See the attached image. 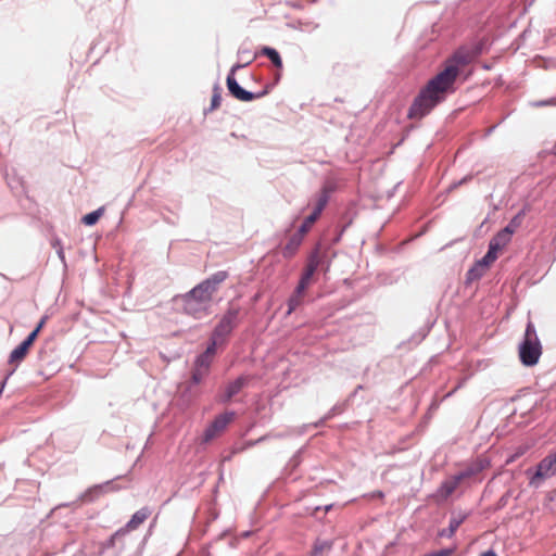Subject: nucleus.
I'll return each mask as SVG.
<instances>
[{
	"mask_svg": "<svg viewBox=\"0 0 556 556\" xmlns=\"http://www.w3.org/2000/svg\"><path fill=\"white\" fill-rule=\"evenodd\" d=\"M469 61V54L463 51H457L447 59L444 63V68L420 89L408 109L407 117L410 119H421L439 103L443 102L447 94L453 93L460 70Z\"/></svg>",
	"mask_w": 556,
	"mask_h": 556,
	"instance_id": "obj_1",
	"label": "nucleus"
},
{
	"mask_svg": "<svg viewBox=\"0 0 556 556\" xmlns=\"http://www.w3.org/2000/svg\"><path fill=\"white\" fill-rule=\"evenodd\" d=\"M518 355L521 364L528 367L536 365L542 355V345L531 321L526 327L523 340L518 348Z\"/></svg>",
	"mask_w": 556,
	"mask_h": 556,
	"instance_id": "obj_2",
	"label": "nucleus"
},
{
	"mask_svg": "<svg viewBox=\"0 0 556 556\" xmlns=\"http://www.w3.org/2000/svg\"><path fill=\"white\" fill-rule=\"evenodd\" d=\"M228 278V273L225 270L217 271L211 277L195 286L187 295L200 301L201 303L210 306L214 293L218 290L219 286Z\"/></svg>",
	"mask_w": 556,
	"mask_h": 556,
	"instance_id": "obj_3",
	"label": "nucleus"
},
{
	"mask_svg": "<svg viewBox=\"0 0 556 556\" xmlns=\"http://www.w3.org/2000/svg\"><path fill=\"white\" fill-rule=\"evenodd\" d=\"M529 477V483L532 486H539L540 483L547 478H551L556 475V452L553 454H548L544 457L536 467L534 472L531 469L526 471Z\"/></svg>",
	"mask_w": 556,
	"mask_h": 556,
	"instance_id": "obj_4",
	"label": "nucleus"
},
{
	"mask_svg": "<svg viewBox=\"0 0 556 556\" xmlns=\"http://www.w3.org/2000/svg\"><path fill=\"white\" fill-rule=\"evenodd\" d=\"M238 314L239 309L235 307H230L225 313L213 331L211 342L218 345L225 341L226 337L232 331L237 324Z\"/></svg>",
	"mask_w": 556,
	"mask_h": 556,
	"instance_id": "obj_5",
	"label": "nucleus"
},
{
	"mask_svg": "<svg viewBox=\"0 0 556 556\" xmlns=\"http://www.w3.org/2000/svg\"><path fill=\"white\" fill-rule=\"evenodd\" d=\"M216 344L211 342L206 350L201 355L198 356L194 364V369L192 371L193 382L199 383L208 374L210 366L216 351Z\"/></svg>",
	"mask_w": 556,
	"mask_h": 556,
	"instance_id": "obj_6",
	"label": "nucleus"
},
{
	"mask_svg": "<svg viewBox=\"0 0 556 556\" xmlns=\"http://www.w3.org/2000/svg\"><path fill=\"white\" fill-rule=\"evenodd\" d=\"M240 67H241V65H239V64L232 66L229 75L227 76V87H228V90L231 93V96H233L236 99L243 101V102H249V101H252L254 99L265 96L267 93L266 90H264L260 93H252V92L247 91L240 87V85L238 84V81L235 78V72Z\"/></svg>",
	"mask_w": 556,
	"mask_h": 556,
	"instance_id": "obj_7",
	"label": "nucleus"
},
{
	"mask_svg": "<svg viewBox=\"0 0 556 556\" xmlns=\"http://www.w3.org/2000/svg\"><path fill=\"white\" fill-rule=\"evenodd\" d=\"M233 417L235 414L231 412L218 415L205 429L203 433V442L208 443L210 441L218 437L232 421Z\"/></svg>",
	"mask_w": 556,
	"mask_h": 556,
	"instance_id": "obj_8",
	"label": "nucleus"
},
{
	"mask_svg": "<svg viewBox=\"0 0 556 556\" xmlns=\"http://www.w3.org/2000/svg\"><path fill=\"white\" fill-rule=\"evenodd\" d=\"M150 510L148 508H141L140 510L136 511L131 519L127 522V525L125 526V528H122L119 529L118 531H116L110 539L109 541V546H113L114 543H115V540L119 536V535H124L126 534L128 531H132V530H136L140 525H142L147 519L148 517L150 516Z\"/></svg>",
	"mask_w": 556,
	"mask_h": 556,
	"instance_id": "obj_9",
	"label": "nucleus"
},
{
	"mask_svg": "<svg viewBox=\"0 0 556 556\" xmlns=\"http://www.w3.org/2000/svg\"><path fill=\"white\" fill-rule=\"evenodd\" d=\"M208 308L210 306L206 304L201 303L187 294L184 296V311L194 318H202L208 315Z\"/></svg>",
	"mask_w": 556,
	"mask_h": 556,
	"instance_id": "obj_10",
	"label": "nucleus"
},
{
	"mask_svg": "<svg viewBox=\"0 0 556 556\" xmlns=\"http://www.w3.org/2000/svg\"><path fill=\"white\" fill-rule=\"evenodd\" d=\"M470 476V472H462L453 478L445 480L442 482L441 486L438 490V494L442 498H447L450 495L454 493V491L458 488L459 483Z\"/></svg>",
	"mask_w": 556,
	"mask_h": 556,
	"instance_id": "obj_11",
	"label": "nucleus"
},
{
	"mask_svg": "<svg viewBox=\"0 0 556 556\" xmlns=\"http://www.w3.org/2000/svg\"><path fill=\"white\" fill-rule=\"evenodd\" d=\"M303 236H301L299 232H295L294 235H292L288 242L286 243V245L282 248V255L283 257L286 258H291L298 251V249L300 248L302 241H303Z\"/></svg>",
	"mask_w": 556,
	"mask_h": 556,
	"instance_id": "obj_12",
	"label": "nucleus"
},
{
	"mask_svg": "<svg viewBox=\"0 0 556 556\" xmlns=\"http://www.w3.org/2000/svg\"><path fill=\"white\" fill-rule=\"evenodd\" d=\"M247 383L245 377H239L235 381L230 382L225 390L223 401H230L236 394H238Z\"/></svg>",
	"mask_w": 556,
	"mask_h": 556,
	"instance_id": "obj_13",
	"label": "nucleus"
},
{
	"mask_svg": "<svg viewBox=\"0 0 556 556\" xmlns=\"http://www.w3.org/2000/svg\"><path fill=\"white\" fill-rule=\"evenodd\" d=\"M304 295H305V290H300V288L296 287L293 294L288 300L287 315H290L302 304Z\"/></svg>",
	"mask_w": 556,
	"mask_h": 556,
	"instance_id": "obj_14",
	"label": "nucleus"
},
{
	"mask_svg": "<svg viewBox=\"0 0 556 556\" xmlns=\"http://www.w3.org/2000/svg\"><path fill=\"white\" fill-rule=\"evenodd\" d=\"M31 346L28 344V342L23 341L20 345H17L10 355V363H20L22 362L25 356L27 355L29 349Z\"/></svg>",
	"mask_w": 556,
	"mask_h": 556,
	"instance_id": "obj_15",
	"label": "nucleus"
},
{
	"mask_svg": "<svg viewBox=\"0 0 556 556\" xmlns=\"http://www.w3.org/2000/svg\"><path fill=\"white\" fill-rule=\"evenodd\" d=\"M510 240L511 238L508 237V231L503 232L501 230L492 238L489 245L492 247L493 250H497L500 252L510 242Z\"/></svg>",
	"mask_w": 556,
	"mask_h": 556,
	"instance_id": "obj_16",
	"label": "nucleus"
},
{
	"mask_svg": "<svg viewBox=\"0 0 556 556\" xmlns=\"http://www.w3.org/2000/svg\"><path fill=\"white\" fill-rule=\"evenodd\" d=\"M261 53L267 56L277 68H282V60L277 50L270 47H264Z\"/></svg>",
	"mask_w": 556,
	"mask_h": 556,
	"instance_id": "obj_17",
	"label": "nucleus"
},
{
	"mask_svg": "<svg viewBox=\"0 0 556 556\" xmlns=\"http://www.w3.org/2000/svg\"><path fill=\"white\" fill-rule=\"evenodd\" d=\"M319 254H318V251H314L308 260H307V264L305 266V269H304V273L311 275V276H314L315 271L317 270L318 266H319Z\"/></svg>",
	"mask_w": 556,
	"mask_h": 556,
	"instance_id": "obj_18",
	"label": "nucleus"
},
{
	"mask_svg": "<svg viewBox=\"0 0 556 556\" xmlns=\"http://www.w3.org/2000/svg\"><path fill=\"white\" fill-rule=\"evenodd\" d=\"M319 254H318V251H314L308 260H307V264L305 266V269H304V273L311 275V276H314L315 271L317 270L318 266H319Z\"/></svg>",
	"mask_w": 556,
	"mask_h": 556,
	"instance_id": "obj_19",
	"label": "nucleus"
},
{
	"mask_svg": "<svg viewBox=\"0 0 556 556\" xmlns=\"http://www.w3.org/2000/svg\"><path fill=\"white\" fill-rule=\"evenodd\" d=\"M319 254H318V251H314L308 260H307V264L305 266V269H304V273L311 275V276H314L315 271L317 270L318 266H319Z\"/></svg>",
	"mask_w": 556,
	"mask_h": 556,
	"instance_id": "obj_20",
	"label": "nucleus"
},
{
	"mask_svg": "<svg viewBox=\"0 0 556 556\" xmlns=\"http://www.w3.org/2000/svg\"><path fill=\"white\" fill-rule=\"evenodd\" d=\"M497 250H493L492 247L489 245V251L486 254L482 257V260L478 263L479 266H485L489 267L491 264L495 262L497 258Z\"/></svg>",
	"mask_w": 556,
	"mask_h": 556,
	"instance_id": "obj_21",
	"label": "nucleus"
},
{
	"mask_svg": "<svg viewBox=\"0 0 556 556\" xmlns=\"http://www.w3.org/2000/svg\"><path fill=\"white\" fill-rule=\"evenodd\" d=\"M103 213V208H99L97 211H93L83 217V222L85 225L92 226L94 225L99 218L101 217Z\"/></svg>",
	"mask_w": 556,
	"mask_h": 556,
	"instance_id": "obj_22",
	"label": "nucleus"
},
{
	"mask_svg": "<svg viewBox=\"0 0 556 556\" xmlns=\"http://www.w3.org/2000/svg\"><path fill=\"white\" fill-rule=\"evenodd\" d=\"M465 519H466V516H460V517H453L450 520L448 533H447V535L450 538L454 535V533L457 531V529L464 522Z\"/></svg>",
	"mask_w": 556,
	"mask_h": 556,
	"instance_id": "obj_23",
	"label": "nucleus"
},
{
	"mask_svg": "<svg viewBox=\"0 0 556 556\" xmlns=\"http://www.w3.org/2000/svg\"><path fill=\"white\" fill-rule=\"evenodd\" d=\"M315 222H313L312 218L307 216L300 226L298 232L304 237L311 230Z\"/></svg>",
	"mask_w": 556,
	"mask_h": 556,
	"instance_id": "obj_24",
	"label": "nucleus"
},
{
	"mask_svg": "<svg viewBox=\"0 0 556 556\" xmlns=\"http://www.w3.org/2000/svg\"><path fill=\"white\" fill-rule=\"evenodd\" d=\"M312 278H313V276H311L306 273H303L301 276V279L299 281L298 288H300V290H306L312 282Z\"/></svg>",
	"mask_w": 556,
	"mask_h": 556,
	"instance_id": "obj_25",
	"label": "nucleus"
},
{
	"mask_svg": "<svg viewBox=\"0 0 556 556\" xmlns=\"http://www.w3.org/2000/svg\"><path fill=\"white\" fill-rule=\"evenodd\" d=\"M220 102H222V96L218 92V90L215 89L214 94L211 100V110L213 111V110L218 109L220 105Z\"/></svg>",
	"mask_w": 556,
	"mask_h": 556,
	"instance_id": "obj_26",
	"label": "nucleus"
},
{
	"mask_svg": "<svg viewBox=\"0 0 556 556\" xmlns=\"http://www.w3.org/2000/svg\"><path fill=\"white\" fill-rule=\"evenodd\" d=\"M330 548H331V544L328 542L317 543L314 546V555L321 554L324 551H329Z\"/></svg>",
	"mask_w": 556,
	"mask_h": 556,
	"instance_id": "obj_27",
	"label": "nucleus"
},
{
	"mask_svg": "<svg viewBox=\"0 0 556 556\" xmlns=\"http://www.w3.org/2000/svg\"><path fill=\"white\" fill-rule=\"evenodd\" d=\"M518 224L515 223V219H513L509 225H507L502 231L503 232H507L508 231V237L511 238L513 233L515 232L516 228H517Z\"/></svg>",
	"mask_w": 556,
	"mask_h": 556,
	"instance_id": "obj_28",
	"label": "nucleus"
},
{
	"mask_svg": "<svg viewBox=\"0 0 556 556\" xmlns=\"http://www.w3.org/2000/svg\"><path fill=\"white\" fill-rule=\"evenodd\" d=\"M454 553V548H444L429 554V556H451Z\"/></svg>",
	"mask_w": 556,
	"mask_h": 556,
	"instance_id": "obj_29",
	"label": "nucleus"
},
{
	"mask_svg": "<svg viewBox=\"0 0 556 556\" xmlns=\"http://www.w3.org/2000/svg\"><path fill=\"white\" fill-rule=\"evenodd\" d=\"M38 334H39L38 329H34L24 341L28 342V344L31 346L34 344L35 340L37 339Z\"/></svg>",
	"mask_w": 556,
	"mask_h": 556,
	"instance_id": "obj_30",
	"label": "nucleus"
},
{
	"mask_svg": "<svg viewBox=\"0 0 556 556\" xmlns=\"http://www.w3.org/2000/svg\"><path fill=\"white\" fill-rule=\"evenodd\" d=\"M326 203H327V200L325 198H321L319 199L315 210L317 211V213H320L323 212V210L325 208L326 206Z\"/></svg>",
	"mask_w": 556,
	"mask_h": 556,
	"instance_id": "obj_31",
	"label": "nucleus"
},
{
	"mask_svg": "<svg viewBox=\"0 0 556 556\" xmlns=\"http://www.w3.org/2000/svg\"><path fill=\"white\" fill-rule=\"evenodd\" d=\"M47 319H48V317H47V316H43V317L40 319L39 324L37 325V327H36L35 329H38V331L40 332V330H41V329L43 328V326L46 325Z\"/></svg>",
	"mask_w": 556,
	"mask_h": 556,
	"instance_id": "obj_32",
	"label": "nucleus"
},
{
	"mask_svg": "<svg viewBox=\"0 0 556 556\" xmlns=\"http://www.w3.org/2000/svg\"><path fill=\"white\" fill-rule=\"evenodd\" d=\"M320 213H317V211L314 208L313 213L308 215L309 218H312L313 222L316 223V220L319 218Z\"/></svg>",
	"mask_w": 556,
	"mask_h": 556,
	"instance_id": "obj_33",
	"label": "nucleus"
},
{
	"mask_svg": "<svg viewBox=\"0 0 556 556\" xmlns=\"http://www.w3.org/2000/svg\"><path fill=\"white\" fill-rule=\"evenodd\" d=\"M384 495L381 491H376L371 494V497L382 498Z\"/></svg>",
	"mask_w": 556,
	"mask_h": 556,
	"instance_id": "obj_34",
	"label": "nucleus"
},
{
	"mask_svg": "<svg viewBox=\"0 0 556 556\" xmlns=\"http://www.w3.org/2000/svg\"><path fill=\"white\" fill-rule=\"evenodd\" d=\"M480 556H497V555L494 551L490 549V551L482 553Z\"/></svg>",
	"mask_w": 556,
	"mask_h": 556,
	"instance_id": "obj_35",
	"label": "nucleus"
},
{
	"mask_svg": "<svg viewBox=\"0 0 556 556\" xmlns=\"http://www.w3.org/2000/svg\"><path fill=\"white\" fill-rule=\"evenodd\" d=\"M555 102L554 101H547V102H544L543 104H554Z\"/></svg>",
	"mask_w": 556,
	"mask_h": 556,
	"instance_id": "obj_36",
	"label": "nucleus"
},
{
	"mask_svg": "<svg viewBox=\"0 0 556 556\" xmlns=\"http://www.w3.org/2000/svg\"><path fill=\"white\" fill-rule=\"evenodd\" d=\"M5 381H7V379H5L4 381H2L1 388H3V387H4Z\"/></svg>",
	"mask_w": 556,
	"mask_h": 556,
	"instance_id": "obj_37",
	"label": "nucleus"
},
{
	"mask_svg": "<svg viewBox=\"0 0 556 556\" xmlns=\"http://www.w3.org/2000/svg\"><path fill=\"white\" fill-rule=\"evenodd\" d=\"M554 556H556V554Z\"/></svg>",
	"mask_w": 556,
	"mask_h": 556,
	"instance_id": "obj_38",
	"label": "nucleus"
},
{
	"mask_svg": "<svg viewBox=\"0 0 556 556\" xmlns=\"http://www.w3.org/2000/svg\"><path fill=\"white\" fill-rule=\"evenodd\" d=\"M426 556H429V555H426Z\"/></svg>",
	"mask_w": 556,
	"mask_h": 556,
	"instance_id": "obj_39",
	"label": "nucleus"
}]
</instances>
